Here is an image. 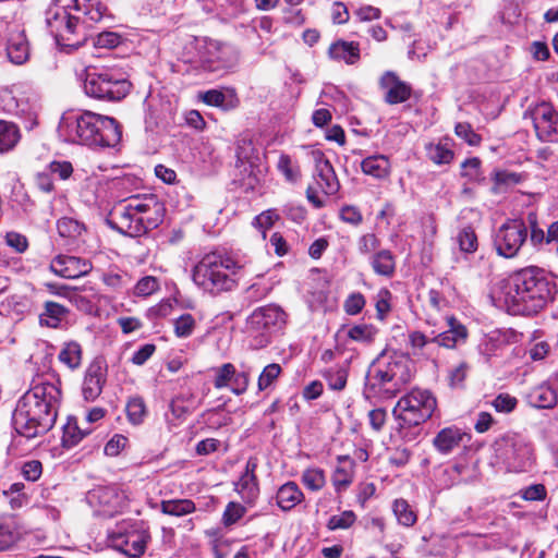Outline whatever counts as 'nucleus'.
I'll return each mask as SVG.
<instances>
[{
    "mask_svg": "<svg viewBox=\"0 0 558 558\" xmlns=\"http://www.w3.org/2000/svg\"><path fill=\"white\" fill-rule=\"evenodd\" d=\"M60 400L59 386L38 378L19 400L13 412L15 432L27 439L48 433L56 423Z\"/></svg>",
    "mask_w": 558,
    "mask_h": 558,
    "instance_id": "f257e3e1",
    "label": "nucleus"
},
{
    "mask_svg": "<svg viewBox=\"0 0 558 558\" xmlns=\"http://www.w3.org/2000/svg\"><path fill=\"white\" fill-rule=\"evenodd\" d=\"M555 289V283L544 269L530 266L505 279L500 286V294L510 313L532 315L553 300Z\"/></svg>",
    "mask_w": 558,
    "mask_h": 558,
    "instance_id": "f03ea898",
    "label": "nucleus"
},
{
    "mask_svg": "<svg viewBox=\"0 0 558 558\" xmlns=\"http://www.w3.org/2000/svg\"><path fill=\"white\" fill-rule=\"evenodd\" d=\"M58 132L68 143L90 147H114L122 136L118 121L92 111H68L63 113Z\"/></svg>",
    "mask_w": 558,
    "mask_h": 558,
    "instance_id": "7ed1b4c3",
    "label": "nucleus"
},
{
    "mask_svg": "<svg viewBox=\"0 0 558 558\" xmlns=\"http://www.w3.org/2000/svg\"><path fill=\"white\" fill-rule=\"evenodd\" d=\"M163 216L165 206L156 195H134L114 206L109 223L122 234L141 236L156 229Z\"/></svg>",
    "mask_w": 558,
    "mask_h": 558,
    "instance_id": "20e7f679",
    "label": "nucleus"
},
{
    "mask_svg": "<svg viewBox=\"0 0 558 558\" xmlns=\"http://www.w3.org/2000/svg\"><path fill=\"white\" fill-rule=\"evenodd\" d=\"M246 260L230 254L211 252L205 254L193 267V282L211 295L230 292L238 287L239 275Z\"/></svg>",
    "mask_w": 558,
    "mask_h": 558,
    "instance_id": "39448f33",
    "label": "nucleus"
},
{
    "mask_svg": "<svg viewBox=\"0 0 558 558\" xmlns=\"http://www.w3.org/2000/svg\"><path fill=\"white\" fill-rule=\"evenodd\" d=\"M436 407V398L428 390L413 389L400 398L392 411L399 422L400 436L407 440H414L418 430L410 433V429L417 428L430 418Z\"/></svg>",
    "mask_w": 558,
    "mask_h": 558,
    "instance_id": "423d86ee",
    "label": "nucleus"
},
{
    "mask_svg": "<svg viewBox=\"0 0 558 558\" xmlns=\"http://www.w3.org/2000/svg\"><path fill=\"white\" fill-rule=\"evenodd\" d=\"M497 460L509 472H526L534 463L533 444L526 435L508 432L494 442Z\"/></svg>",
    "mask_w": 558,
    "mask_h": 558,
    "instance_id": "0eeeda50",
    "label": "nucleus"
},
{
    "mask_svg": "<svg viewBox=\"0 0 558 558\" xmlns=\"http://www.w3.org/2000/svg\"><path fill=\"white\" fill-rule=\"evenodd\" d=\"M131 89V83L124 74L116 69H88L84 80V90L87 96L108 101L124 98Z\"/></svg>",
    "mask_w": 558,
    "mask_h": 558,
    "instance_id": "6e6552de",
    "label": "nucleus"
},
{
    "mask_svg": "<svg viewBox=\"0 0 558 558\" xmlns=\"http://www.w3.org/2000/svg\"><path fill=\"white\" fill-rule=\"evenodd\" d=\"M78 20L64 7L53 5L46 12V24L57 44L64 48L77 49L85 39H74Z\"/></svg>",
    "mask_w": 558,
    "mask_h": 558,
    "instance_id": "1a4fd4ad",
    "label": "nucleus"
},
{
    "mask_svg": "<svg viewBox=\"0 0 558 558\" xmlns=\"http://www.w3.org/2000/svg\"><path fill=\"white\" fill-rule=\"evenodd\" d=\"M287 313L276 304H268L256 308L246 320L250 332L260 333V347L269 342V335L281 330L287 324Z\"/></svg>",
    "mask_w": 558,
    "mask_h": 558,
    "instance_id": "9d476101",
    "label": "nucleus"
},
{
    "mask_svg": "<svg viewBox=\"0 0 558 558\" xmlns=\"http://www.w3.org/2000/svg\"><path fill=\"white\" fill-rule=\"evenodd\" d=\"M527 239V226L513 219L501 225L494 235V247L499 256L515 257Z\"/></svg>",
    "mask_w": 558,
    "mask_h": 558,
    "instance_id": "9b49d317",
    "label": "nucleus"
},
{
    "mask_svg": "<svg viewBox=\"0 0 558 558\" xmlns=\"http://www.w3.org/2000/svg\"><path fill=\"white\" fill-rule=\"evenodd\" d=\"M236 60L238 53L232 46L216 40L205 41L199 50V61L207 71L232 68Z\"/></svg>",
    "mask_w": 558,
    "mask_h": 558,
    "instance_id": "f8f14e48",
    "label": "nucleus"
},
{
    "mask_svg": "<svg viewBox=\"0 0 558 558\" xmlns=\"http://www.w3.org/2000/svg\"><path fill=\"white\" fill-rule=\"evenodd\" d=\"M526 116L532 119L536 136L539 141H558V112L550 104L539 102L525 112Z\"/></svg>",
    "mask_w": 558,
    "mask_h": 558,
    "instance_id": "ddd939ff",
    "label": "nucleus"
},
{
    "mask_svg": "<svg viewBox=\"0 0 558 558\" xmlns=\"http://www.w3.org/2000/svg\"><path fill=\"white\" fill-rule=\"evenodd\" d=\"M398 392L395 384L390 380L387 369L384 368V360H380L378 356L368 368L365 378V396L367 398H392Z\"/></svg>",
    "mask_w": 558,
    "mask_h": 558,
    "instance_id": "4468645a",
    "label": "nucleus"
},
{
    "mask_svg": "<svg viewBox=\"0 0 558 558\" xmlns=\"http://www.w3.org/2000/svg\"><path fill=\"white\" fill-rule=\"evenodd\" d=\"M113 547L130 557H140L145 553L149 534L145 530H121L111 534Z\"/></svg>",
    "mask_w": 558,
    "mask_h": 558,
    "instance_id": "2eb2a0df",
    "label": "nucleus"
},
{
    "mask_svg": "<svg viewBox=\"0 0 558 558\" xmlns=\"http://www.w3.org/2000/svg\"><path fill=\"white\" fill-rule=\"evenodd\" d=\"M50 269L60 277L75 279L89 274L93 269V264L90 260L82 257L58 255L51 260Z\"/></svg>",
    "mask_w": 558,
    "mask_h": 558,
    "instance_id": "dca6fc26",
    "label": "nucleus"
},
{
    "mask_svg": "<svg viewBox=\"0 0 558 558\" xmlns=\"http://www.w3.org/2000/svg\"><path fill=\"white\" fill-rule=\"evenodd\" d=\"M379 357L384 360V368L387 369L390 380L400 392L412 377L410 359L399 353L381 354Z\"/></svg>",
    "mask_w": 558,
    "mask_h": 558,
    "instance_id": "f3484780",
    "label": "nucleus"
},
{
    "mask_svg": "<svg viewBox=\"0 0 558 558\" xmlns=\"http://www.w3.org/2000/svg\"><path fill=\"white\" fill-rule=\"evenodd\" d=\"M107 380V369L100 362H93L87 367L83 383L82 395L85 401H95L102 392Z\"/></svg>",
    "mask_w": 558,
    "mask_h": 558,
    "instance_id": "a211bd4d",
    "label": "nucleus"
},
{
    "mask_svg": "<svg viewBox=\"0 0 558 558\" xmlns=\"http://www.w3.org/2000/svg\"><path fill=\"white\" fill-rule=\"evenodd\" d=\"M257 469V459L250 458L246 461L245 469L238 482L234 483V489L246 504H253L259 494L258 481L255 474Z\"/></svg>",
    "mask_w": 558,
    "mask_h": 558,
    "instance_id": "6ab92c4d",
    "label": "nucleus"
},
{
    "mask_svg": "<svg viewBox=\"0 0 558 558\" xmlns=\"http://www.w3.org/2000/svg\"><path fill=\"white\" fill-rule=\"evenodd\" d=\"M380 86L385 89V100L389 105L404 102L411 97V86L393 72L388 71L381 76Z\"/></svg>",
    "mask_w": 558,
    "mask_h": 558,
    "instance_id": "aec40b11",
    "label": "nucleus"
},
{
    "mask_svg": "<svg viewBox=\"0 0 558 558\" xmlns=\"http://www.w3.org/2000/svg\"><path fill=\"white\" fill-rule=\"evenodd\" d=\"M315 180L326 195H335L340 187L333 167L323 155L315 159Z\"/></svg>",
    "mask_w": 558,
    "mask_h": 558,
    "instance_id": "412c9836",
    "label": "nucleus"
},
{
    "mask_svg": "<svg viewBox=\"0 0 558 558\" xmlns=\"http://www.w3.org/2000/svg\"><path fill=\"white\" fill-rule=\"evenodd\" d=\"M468 435L458 427H446L433 439L435 449L441 454H449L459 448Z\"/></svg>",
    "mask_w": 558,
    "mask_h": 558,
    "instance_id": "4be33fe9",
    "label": "nucleus"
},
{
    "mask_svg": "<svg viewBox=\"0 0 558 558\" xmlns=\"http://www.w3.org/2000/svg\"><path fill=\"white\" fill-rule=\"evenodd\" d=\"M446 323L448 329L433 337L434 344L448 349L454 348L460 341L466 339V328L460 324L454 317H447Z\"/></svg>",
    "mask_w": 558,
    "mask_h": 558,
    "instance_id": "5701e85b",
    "label": "nucleus"
},
{
    "mask_svg": "<svg viewBox=\"0 0 558 558\" xmlns=\"http://www.w3.org/2000/svg\"><path fill=\"white\" fill-rule=\"evenodd\" d=\"M21 538V525L15 515L0 517V551L11 549Z\"/></svg>",
    "mask_w": 558,
    "mask_h": 558,
    "instance_id": "b1692460",
    "label": "nucleus"
},
{
    "mask_svg": "<svg viewBox=\"0 0 558 558\" xmlns=\"http://www.w3.org/2000/svg\"><path fill=\"white\" fill-rule=\"evenodd\" d=\"M362 172L377 180H385L390 175L391 163L385 155H372L361 161Z\"/></svg>",
    "mask_w": 558,
    "mask_h": 558,
    "instance_id": "393cba45",
    "label": "nucleus"
},
{
    "mask_svg": "<svg viewBox=\"0 0 558 558\" xmlns=\"http://www.w3.org/2000/svg\"><path fill=\"white\" fill-rule=\"evenodd\" d=\"M328 54L331 59L354 64L360 60V45L355 41L338 40L329 47Z\"/></svg>",
    "mask_w": 558,
    "mask_h": 558,
    "instance_id": "a878e982",
    "label": "nucleus"
},
{
    "mask_svg": "<svg viewBox=\"0 0 558 558\" xmlns=\"http://www.w3.org/2000/svg\"><path fill=\"white\" fill-rule=\"evenodd\" d=\"M69 310L52 301H47L44 304V311L39 315V323L41 326L49 328H58L68 318Z\"/></svg>",
    "mask_w": 558,
    "mask_h": 558,
    "instance_id": "bb28decb",
    "label": "nucleus"
},
{
    "mask_svg": "<svg viewBox=\"0 0 558 558\" xmlns=\"http://www.w3.org/2000/svg\"><path fill=\"white\" fill-rule=\"evenodd\" d=\"M354 461L349 456H339L332 474V483L337 490L348 487L353 481Z\"/></svg>",
    "mask_w": 558,
    "mask_h": 558,
    "instance_id": "cd10ccee",
    "label": "nucleus"
},
{
    "mask_svg": "<svg viewBox=\"0 0 558 558\" xmlns=\"http://www.w3.org/2000/svg\"><path fill=\"white\" fill-rule=\"evenodd\" d=\"M7 54L14 64H23L29 57L28 41L24 33L13 34L7 46Z\"/></svg>",
    "mask_w": 558,
    "mask_h": 558,
    "instance_id": "c85d7f7f",
    "label": "nucleus"
},
{
    "mask_svg": "<svg viewBox=\"0 0 558 558\" xmlns=\"http://www.w3.org/2000/svg\"><path fill=\"white\" fill-rule=\"evenodd\" d=\"M58 360L72 372L78 369L83 360L82 345L74 340L64 342L58 354Z\"/></svg>",
    "mask_w": 558,
    "mask_h": 558,
    "instance_id": "c756f323",
    "label": "nucleus"
},
{
    "mask_svg": "<svg viewBox=\"0 0 558 558\" xmlns=\"http://www.w3.org/2000/svg\"><path fill=\"white\" fill-rule=\"evenodd\" d=\"M304 498L303 493L294 482L283 484L277 492V505L283 510L289 511L299 505Z\"/></svg>",
    "mask_w": 558,
    "mask_h": 558,
    "instance_id": "7c9ffc66",
    "label": "nucleus"
},
{
    "mask_svg": "<svg viewBox=\"0 0 558 558\" xmlns=\"http://www.w3.org/2000/svg\"><path fill=\"white\" fill-rule=\"evenodd\" d=\"M527 402L537 409H551L557 403V393L548 385H539L527 395Z\"/></svg>",
    "mask_w": 558,
    "mask_h": 558,
    "instance_id": "2f4dec72",
    "label": "nucleus"
},
{
    "mask_svg": "<svg viewBox=\"0 0 558 558\" xmlns=\"http://www.w3.org/2000/svg\"><path fill=\"white\" fill-rule=\"evenodd\" d=\"M90 502H97L99 506L109 509H117L121 505V495L113 486H99L88 494Z\"/></svg>",
    "mask_w": 558,
    "mask_h": 558,
    "instance_id": "473e14b6",
    "label": "nucleus"
},
{
    "mask_svg": "<svg viewBox=\"0 0 558 558\" xmlns=\"http://www.w3.org/2000/svg\"><path fill=\"white\" fill-rule=\"evenodd\" d=\"M19 126L10 121L0 120V154L13 150L21 141Z\"/></svg>",
    "mask_w": 558,
    "mask_h": 558,
    "instance_id": "72a5a7b5",
    "label": "nucleus"
},
{
    "mask_svg": "<svg viewBox=\"0 0 558 558\" xmlns=\"http://www.w3.org/2000/svg\"><path fill=\"white\" fill-rule=\"evenodd\" d=\"M371 265L374 272L383 277H392L396 269L393 254L389 250H380L371 257Z\"/></svg>",
    "mask_w": 558,
    "mask_h": 558,
    "instance_id": "f704fd0d",
    "label": "nucleus"
},
{
    "mask_svg": "<svg viewBox=\"0 0 558 558\" xmlns=\"http://www.w3.org/2000/svg\"><path fill=\"white\" fill-rule=\"evenodd\" d=\"M89 433V429L78 426L75 417H69L66 424L63 426L62 446L64 448H73Z\"/></svg>",
    "mask_w": 558,
    "mask_h": 558,
    "instance_id": "c9c22d12",
    "label": "nucleus"
},
{
    "mask_svg": "<svg viewBox=\"0 0 558 558\" xmlns=\"http://www.w3.org/2000/svg\"><path fill=\"white\" fill-rule=\"evenodd\" d=\"M199 405V401L191 392L182 393L172 399L170 410L177 418H182L185 415L195 411Z\"/></svg>",
    "mask_w": 558,
    "mask_h": 558,
    "instance_id": "e433bc0d",
    "label": "nucleus"
},
{
    "mask_svg": "<svg viewBox=\"0 0 558 558\" xmlns=\"http://www.w3.org/2000/svg\"><path fill=\"white\" fill-rule=\"evenodd\" d=\"M101 280L109 289L117 292L126 290L132 283L130 275L120 269H109L102 274Z\"/></svg>",
    "mask_w": 558,
    "mask_h": 558,
    "instance_id": "4c0bfd02",
    "label": "nucleus"
},
{
    "mask_svg": "<svg viewBox=\"0 0 558 558\" xmlns=\"http://www.w3.org/2000/svg\"><path fill=\"white\" fill-rule=\"evenodd\" d=\"M160 507L162 513L174 517L186 515L196 510L195 504L191 499L163 500Z\"/></svg>",
    "mask_w": 558,
    "mask_h": 558,
    "instance_id": "58836bf2",
    "label": "nucleus"
},
{
    "mask_svg": "<svg viewBox=\"0 0 558 558\" xmlns=\"http://www.w3.org/2000/svg\"><path fill=\"white\" fill-rule=\"evenodd\" d=\"M426 153L429 160L436 165H447L453 159V151L448 143L428 144Z\"/></svg>",
    "mask_w": 558,
    "mask_h": 558,
    "instance_id": "ea45409f",
    "label": "nucleus"
},
{
    "mask_svg": "<svg viewBox=\"0 0 558 558\" xmlns=\"http://www.w3.org/2000/svg\"><path fill=\"white\" fill-rule=\"evenodd\" d=\"M377 333L378 329L371 324H356L349 328L347 335L353 341L369 344L375 340Z\"/></svg>",
    "mask_w": 558,
    "mask_h": 558,
    "instance_id": "a19ab883",
    "label": "nucleus"
},
{
    "mask_svg": "<svg viewBox=\"0 0 558 558\" xmlns=\"http://www.w3.org/2000/svg\"><path fill=\"white\" fill-rule=\"evenodd\" d=\"M393 513L398 522L407 527L415 524L417 517L405 499H396L392 505Z\"/></svg>",
    "mask_w": 558,
    "mask_h": 558,
    "instance_id": "79ce46f5",
    "label": "nucleus"
},
{
    "mask_svg": "<svg viewBox=\"0 0 558 558\" xmlns=\"http://www.w3.org/2000/svg\"><path fill=\"white\" fill-rule=\"evenodd\" d=\"M456 239L461 252L471 254L477 250V235L471 226L462 228Z\"/></svg>",
    "mask_w": 558,
    "mask_h": 558,
    "instance_id": "37998d69",
    "label": "nucleus"
},
{
    "mask_svg": "<svg viewBox=\"0 0 558 558\" xmlns=\"http://www.w3.org/2000/svg\"><path fill=\"white\" fill-rule=\"evenodd\" d=\"M126 415L129 421L134 424H141L146 416V405L141 397H133L126 403Z\"/></svg>",
    "mask_w": 558,
    "mask_h": 558,
    "instance_id": "c03bdc74",
    "label": "nucleus"
},
{
    "mask_svg": "<svg viewBox=\"0 0 558 558\" xmlns=\"http://www.w3.org/2000/svg\"><path fill=\"white\" fill-rule=\"evenodd\" d=\"M324 378L331 390H342L347 385L348 371L342 367H331L324 373Z\"/></svg>",
    "mask_w": 558,
    "mask_h": 558,
    "instance_id": "a18cd8bd",
    "label": "nucleus"
},
{
    "mask_svg": "<svg viewBox=\"0 0 558 558\" xmlns=\"http://www.w3.org/2000/svg\"><path fill=\"white\" fill-rule=\"evenodd\" d=\"M282 368L278 363H271L264 367L258 380L257 387L259 391L268 389L280 376Z\"/></svg>",
    "mask_w": 558,
    "mask_h": 558,
    "instance_id": "49530a36",
    "label": "nucleus"
},
{
    "mask_svg": "<svg viewBox=\"0 0 558 558\" xmlns=\"http://www.w3.org/2000/svg\"><path fill=\"white\" fill-rule=\"evenodd\" d=\"M302 482L313 492L320 490L326 484L324 471L318 468L307 469L303 472Z\"/></svg>",
    "mask_w": 558,
    "mask_h": 558,
    "instance_id": "de8ad7c7",
    "label": "nucleus"
},
{
    "mask_svg": "<svg viewBox=\"0 0 558 558\" xmlns=\"http://www.w3.org/2000/svg\"><path fill=\"white\" fill-rule=\"evenodd\" d=\"M0 99L1 108L5 113L12 116H23L26 112V102L19 100L11 93L3 94Z\"/></svg>",
    "mask_w": 558,
    "mask_h": 558,
    "instance_id": "09e8293b",
    "label": "nucleus"
},
{
    "mask_svg": "<svg viewBox=\"0 0 558 558\" xmlns=\"http://www.w3.org/2000/svg\"><path fill=\"white\" fill-rule=\"evenodd\" d=\"M57 229L62 238H76L84 231V226L72 218H61L58 220Z\"/></svg>",
    "mask_w": 558,
    "mask_h": 558,
    "instance_id": "8fccbe9b",
    "label": "nucleus"
},
{
    "mask_svg": "<svg viewBox=\"0 0 558 558\" xmlns=\"http://www.w3.org/2000/svg\"><path fill=\"white\" fill-rule=\"evenodd\" d=\"M355 520V513L351 510H347L340 514L331 515L327 522V527L331 531L349 529Z\"/></svg>",
    "mask_w": 558,
    "mask_h": 558,
    "instance_id": "3c124183",
    "label": "nucleus"
},
{
    "mask_svg": "<svg viewBox=\"0 0 558 558\" xmlns=\"http://www.w3.org/2000/svg\"><path fill=\"white\" fill-rule=\"evenodd\" d=\"M251 378L250 368H244L241 372H236L234 368L233 376L230 383V389L234 395H242L247 390Z\"/></svg>",
    "mask_w": 558,
    "mask_h": 558,
    "instance_id": "603ef678",
    "label": "nucleus"
},
{
    "mask_svg": "<svg viewBox=\"0 0 558 558\" xmlns=\"http://www.w3.org/2000/svg\"><path fill=\"white\" fill-rule=\"evenodd\" d=\"M173 325L177 337L187 338L195 329V319L191 314H183L174 320Z\"/></svg>",
    "mask_w": 558,
    "mask_h": 558,
    "instance_id": "864d4df0",
    "label": "nucleus"
},
{
    "mask_svg": "<svg viewBox=\"0 0 558 558\" xmlns=\"http://www.w3.org/2000/svg\"><path fill=\"white\" fill-rule=\"evenodd\" d=\"M246 512V508L239 502L230 501L222 514V523L230 526L236 523Z\"/></svg>",
    "mask_w": 558,
    "mask_h": 558,
    "instance_id": "5fc2aeb1",
    "label": "nucleus"
},
{
    "mask_svg": "<svg viewBox=\"0 0 558 558\" xmlns=\"http://www.w3.org/2000/svg\"><path fill=\"white\" fill-rule=\"evenodd\" d=\"M159 289V282L156 277L145 276L134 286V294L137 296H149Z\"/></svg>",
    "mask_w": 558,
    "mask_h": 558,
    "instance_id": "6e6d98bb",
    "label": "nucleus"
},
{
    "mask_svg": "<svg viewBox=\"0 0 558 558\" xmlns=\"http://www.w3.org/2000/svg\"><path fill=\"white\" fill-rule=\"evenodd\" d=\"M278 219L279 215L276 210L268 209L254 218L253 226L260 230L263 238H265L266 230L270 229Z\"/></svg>",
    "mask_w": 558,
    "mask_h": 558,
    "instance_id": "4d7b16f0",
    "label": "nucleus"
},
{
    "mask_svg": "<svg viewBox=\"0 0 558 558\" xmlns=\"http://www.w3.org/2000/svg\"><path fill=\"white\" fill-rule=\"evenodd\" d=\"M390 300L391 292L387 289H380L376 294L375 307L378 319L384 320L387 314L390 312Z\"/></svg>",
    "mask_w": 558,
    "mask_h": 558,
    "instance_id": "13d9d810",
    "label": "nucleus"
},
{
    "mask_svg": "<svg viewBox=\"0 0 558 558\" xmlns=\"http://www.w3.org/2000/svg\"><path fill=\"white\" fill-rule=\"evenodd\" d=\"M107 13V7L98 0H86L84 14L92 22H100Z\"/></svg>",
    "mask_w": 558,
    "mask_h": 558,
    "instance_id": "bf43d9fd",
    "label": "nucleus"
},
{
    "mask_svg": "<svg viewBox=\"0 0 558 558\" xmlns=\"http://www.w3.org/2000/svg\"><path fill=\"white\" fill-rule=\"evenodd\" d=\"M454 133L458 137L464 140L469 145L476 146L481 143V136L474 132L468 122H459L456 124Z\"/></svg>",
    "mask_w": 558,
    "mask_h": 558,
    "instance_id": "052dcab7",
    "label": "nucleus"
},
{
    "mask_svg": "<svg viewBox=\"0 0 558 558\" xmlns=\"http://www.w3.org/2000/svg\"><path fill=\"white\" fill-rule=\"evenodd\" d=\"M366 300L364 295L360 292H353L348 295L343 303L344 312L348 315L354 316L362 312L365 306Z\"/></svg>",
    "mask_w": 558,
    "mask_h": 558,
    "instance_id": "680f3d73",
    "label": "nucleus"
},
{
    "mask_svg": "<svg viewBox=\"0 0 558 558\" xmlns=\"http://www.w3.org/2000/svg\"><path fill=\"white\" fill-rule=\"evenodd\" d=\"M234 365L225 363L216 369L214 386L217 389H222L230 386L233 376Z\"/></svg>",
    "mask_w": 558,
    "mask_h": 558,
    "instance_id": "e2e57ef3",
    "label": "nucleus"
},
{
    "mask_svg": "<svg viewBox=\"0 0 558 558\" xmlns=\"http://www.w3.org/2000/svg\"><path fill=\"white\" fill-rule=\"evenodd\" d=\"M492 405L497 412L511 413L518 405V399L509 393H499L492 401Z\"/></svg>",
    "mask_w": 558,
    "mask_h": 558,
    "instance_id": "0e129e2a",
    "label": "nucleus"
},
{
    "mask_svg": "<svg viewBox=\"0 0 558 558\" xmlns=\"http://www.w3.org/2000/svg\"><path fill=\"white\" fill-rule=\"evenodd\" d=\"M409 343L412 348L413 354H418L424 351V349L434 345L433 338L426 337L421 331H412L409 335Z\"/></svg>",
    "mask_w": 558,
    "mask_h": 558,
    "instance_id": "69168bd1",
    "label": "nucleus"
},
{
    "mask_svg": "<svg viewBox=\"0 0 558 558\" xmlns=\"http://www.w3.org/2000/svg\"><path fill=\"white\" fill-rule=\"evenodd\" d=\"M121 43V36L114 32H102L93 38V45L99 48H116Z\"/></svg>",
    "mask_w": 558,
    "mask_h": 558,
    "instance_id": "338daca9",
    "label": "nucleus"
},
{
    "mask_svg": "<svg viewBox=\"0 0 558 558\" xmlns=\"http://www.w3.org/2000/svg\"><path fill=\"white\" fill-rule=\"evenodd\" d=\"M495 191L501 190L504 186H513L520 182V175L509 171H496L494 174Z\"/></svg>",
    "mask_w": 558,
    "mask_h": 558,
    "instance_id": "774afa93",
    "label": "nucleus"
}]
</instances>
